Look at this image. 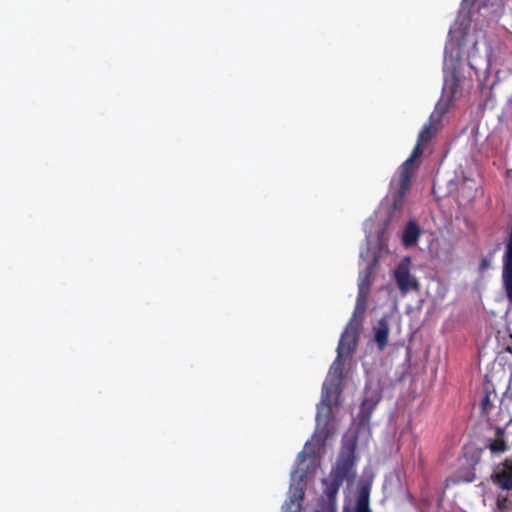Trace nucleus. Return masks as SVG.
Instances as JSON below:
<instances>
[{
  "mask_svg": "<svg viewBox=\"0 0 512 512\" xmlns=\"http://www.w3.org/2000/svg\"><path fill=\"white\" fill-rule=\"evenodd\" d=\"M355 442L342 446L336 464L328 477L322 479L323 492L318 500L319 509L316 512H336V499L344 480L353 482L356 477L354 465L356 462Z\"/></svg>",
  "mask_w": 512,
  "mask_h": 512,
  "instance_id": "obj_1",
  "label": "nucleus"
},
{
  "mask_svg": "<svg viewBox=\"0 0 512 512\" xmlns=\"http://www.w3.org/2000/svg\"><path fill=\"white\" fill-rule=\"evenodd\" d=\"M424 145L425 143H420L419 140H417L409 158L401 165L398 187L394 194L395 202H401L406 193L410 190L412 177L415 172V159L422 155Z\"/></svg>",
  "mask_w": 512,
  "mask_h": 512,
  "instance_id": "obj_2",
  "label": "nucleus"
},
{
  "mask_svg": "<svg viewBox=\"0 0 512 512\" xmlns=\"http://www.w3.org/2000/svg\"><path fill=\"white\" fill-rule=\"evenodd\" d=\"M341 394V386L337 390L333 389V382L329 381L323 384L321 402L317 407L316 421L317 425H328L332 419V404L337 402Z\"/></svg>",
  "mask_w": 512,
  "mask_h": 512,
  "instance_id": "obj_3",
  "label": "nucleus"
},
{
  "mask_svg": "<svg viewBox=\"0 0 512 512\" xmlns=\"http://www.w3.org/2000/svg\"><path fill=\"white\" fill-rule=\"evenodd\" d=\"M358 338L359 324L354 323V321L351 320L344 332L341 334L337 347L338 359H341L343 355H350L356 350Z\"/></svg>",
  "mask_w": 512,
  "mask_h": 512,
  "instance_id": "obj_4",
  "label": "nucleus"
},
{
  "mask_svg": "<svg viewBox=\"0 0 512 512\" xmlns=\"http://www.w3.org/2000/svg\"><path fill=\"white\" fill-rule=\"evenodd\" d=\"M389 323L385 317L381 318L378 321L377 326L373 328L374 332V341L377 345V348L380 351H383L386 346L388 345V339H389Z\"/></svg>",
  "mask_w": 512,
  "mask_h": 512,
  "instance_id": "obj_5",
  "label": "nucleus"
},
{
  "mask_svg": "<svg viewBox=\"0 0 512 512\" xmlns=\"http://www.w3.org/2000/svg\"><path fill=\"white\" fill-rule=\"evenodd\" d=\"M395 280L402 292H408L418 286L417 282L411 278L408 268L403 265L395 270Z\"/></svg>",
  "mask_w": 512,
  "mask_h": 512,
  "instance_id": "obj_6",
  "label": "nucleus"
},
{
  "mask_svg": "<svg viewBox=\"0 0 512 512\" xmlns=\"http://www.w3.org/2000/svg\"><path fill=\"white\" fill-rule=\"evenodd\" d=\"M440 119H441V113L440 114H436V112L432 113L430 118H429V123L425 124L419 135H418V139L420 143H425L427 144L431 139L432 137L435 135L436 131H437V124L440 122Z\"/></svg>",
  "mask_w": 512,
  "mask_h": 512,
  "instance_id": "obj_7",
  "label": "nucleus"
},
{
  "mask_svg": "<svg viewBox=\"0 0 512 512\" xmlns=\"http://www.w3.org/2000/svg\"><path fill=\"white\" fill-rule=\"evenodd\" d=\"M493 480L502 489L512 492V464L504 461L502 470L494 475Z\"/></svg>",
  "mask_w": 512,
  "mask_h": 512,
  "instance_id": "obj_8",
  "label": "nucleus"
},
{
  "mask_svg": "<svg viewBox=\"0 0 512 512\" xmlns=\"http://www.w3.org/2000/svg\"><path fill=\"white\" fill-rule=\"evenodd\" d=\"M420 236V228L414 221H409L402 235V242L406 247H411L418 242Z\"/></svg>",
  "mask_w": 512,
  "mask_h": 512,
  "instance_id": "obj_9",
  "label": "nucleus"
},
{
  "mask_svg": "<svg viewBox=\"0 0 512 512\" xmlns=\"http://www.w3.org/2000/svg\"><path fill=\"white\" fill-rule=\"evenodd\" d=\"M342 378L343 368L340 359L337 357L333 362L329 372V381L333 382L334 391L337 390V386H341Z\"/></svg>",
  "mask_w": 512,
  "mask_h": 512,
  "instance_id": "obj_10",
  "label": "nucleus"
},
{
  "mask_svg": "<svg viewBox=\"0 0 512 512\" xmlns=\"http://www.w3.org/2000/svg\"><path fill=\"white\" fill-rule=\"evenodd\" d=\"M370 484H362L359 488L358 497L356 501L355 509H370L369 497H370Z\"/></svg>",
  "mask_w": 512,
  "mask_h": 512,
  "instance_id": "obj_11",
  "label": "nucleus"
},
{
  "mask_svg": "<svg viewBox=\"0 0 512 512\" xmlns=\"http://www.w3.org/2000/svg\"><path fill=\"white\" fill-rule=\"evenodd\" d=\"M380 401V397L377 398H369L365 397L361 404L360 414L363 419L368 420L374 408Z\"/></svg>",
  "mask_w": 512,
  "mask_h": 512,
  "instance_id": "obj_12",
  "label": "nucleus"
},
{
  "mask_svg": "<svg viewBox=\"0 0 512 512\" xmlns=\"http://www.w3.org/2000/svg\"><path fill=\"white\" fill-rule=\"evenodd\" d=\"M380 401V397L377 398H369L365 397L361 404L360 414L363 419L368 420L374 408Z\"/></svg>",
  "mask_w": 512,
  "mask_h": 512,
  "instance_id": "obj_13",
  "label": "nucleus"
},
{
  "mask_svg": "<svg viewBox=\"0 0 512 512\" xmlns=\"http://www.w3.org/2000/svg\"><path fill=\"white\" fill-rule=\"evenodd\" d=\"M496 504L500 512L512 511V493L507 491L506 495L499 494Z\"/></svg>",
  "mask_w": 512,
  "mask_h": 512,
  "instance_id": "obj_14",
  "label": "nucleus"
},
{
  "mask_svg": "<svg viewBox=\"0 0 512 512\" xmlns=\"http://www.w3.org/2000/svg\"><path fill=\"white\" fill-rule=\"evenodd\" d=\"M304 499V491L302 488H299L295 491L293 496L290 498V502L288 504L290 512H301V502Z\"/></svg>",
  "mask_w": 512,
  "mask_h": 512,
  "instance_id": "obj_15",
  "label": "nucleus"
},
{
  "mask_svg": "<svg viewBox=\"0 0 512 512\" xmlns=\"http://www.w3.org/2000/svg\"><path fill=\"white\" fill-rule=\"evenodd\" d=\"M488 448L492 453L504 452L507 449V445L501 435L500 429L497 431V437L488 445Z\"/></svg>",
  "mask_w": 512,
  "mask_h": 512,
  "instance_id": "obj_16",
  "label": "nucleus"
},
{
  "mask_svg": "<svg viewBox=\"0 0 512 512\" xmlns=\"http://www.w3.org/2000/svg\"><path fill=\"white\" fill-rule=\"evenodd\" d=\"M370 286V271L367 272L365 277L360 281L359 283V295H358V301L361 298L365 297V290H368Z\"/></svg>",
  "mask_w": 512,
  "mask_h": 512,
  "instance_id": "obj_17",
  "label": "nucleus"
},
{
  "mask_svg": "<svg viewBox=\"0 0 512 512\" xmlns=\"http://www.w3.org/2000/svg\"><path fill=\"white\" fill-rule=\"evenodd\" d=\"M490 267V260L487 259V258H482L481 259V262L479 264V272H484L485 270H487L488 268Z\"/></svg>",
  "mask_w": 512,
  "mask_h": 512,
  "instance_id": "obj_18",
  "label": "nucleus"
},
{
  "mask_svg": "<svg viewBox=\"0 0 512 512\" xmlns=\"http://www.w3.org/2000/svg\"><path fill=\"white\" fill-rule=\"evenodd\" d=\"M487 403H489V397H488V396H486V397L482 400V403H481V404H482V406H483V407H485V405H486Z\"/></svg>",
  "mask_w": 512,
  "mask_h": 512,
  "instance_id": "obj_19",
  "label": "nucleus"
},
{
  "mask_svg": "<svg viewBox=\"0 0 512 512\" xmlns=\"http://www.w3.org/2000/svg\"><path fill=\"white\" fill-rule=\"evenodd\" d=\"M355 512H371L370 509H355Z\"/></svg>",
  "mask_w": 512,
  "mask_h": 512,
  "instance_id": "obj_20",
  "label": "nucleus"
},
{
  "mask_svg": "<svg viewBox=\"0 0 512 512\" xmlns=\"http://www.w3.org/2000/svg\"><path fill=\"white\" fill-rule=\"evenodd\" d=\"M505 461L510 463V464H512V458L511 459H506Z\"/></svg>",
  "mask_w": 512,
  "mask_h": 512,
  "instance_id": "obj_21",
  "label": "nucleus"
}]
</instances>
